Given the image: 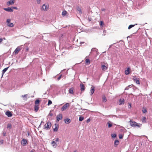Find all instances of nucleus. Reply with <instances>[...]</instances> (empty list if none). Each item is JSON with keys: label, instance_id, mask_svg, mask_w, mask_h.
I'll return each instance as SVG.
<instances>
[{"label": "nucleus", "instance_id": "1", "mask_svg": "<svg viewBox=\"0 0 152 152\" xmlns=\"http://www.w3.org/2000/svg\"><path fill=\"white\" fill-rule=\"evenodd\" d=\"M129 122L130 123V125L132 127H137L140 128L141 126L142 125V124H139L136 122L133 121L132 120H130Z\"/></svg>", "mask_w": 152, "mask_h": 152}, {"label": "nucleus", "instance_id": "10", "mask_svg": "<svg viewBox=\"0 0 152 152\" xmlns=\"http://www.w3.org/2000/svg\"><path fill=\"white\" fill-rule=\"evenodd\" d=\"M62 115L61 114H59L58 115L56 116L57 121H59L60 120L62 119Z\"/></svg>", "mask_w": 152, "mask_h": 152}, {"label": "nucleus", "instance_id": "8", "mask_svg": "<svg viewBox=\"0 0 152 152\" xmlns=\"http://www.w3.org/2000/svg\"><path fill=\"white\" fill-rule=\"evenodd\" d=\"M21 144L24 146L28 144L27 140L25 139H23L21 142Z\"/></svg>", "mask_w": 152, "mask_h": 152}, {"label": "nucleus", "instance_id": "39", "mask_svg": "<svg viewBox=\"0 0 152 152\" xmlns=\"http://www.w3.org/2000/svg\"><path fill=\"white\" fill-rule=\"evenodd\" d=\"M100 25L102 26L104 25V22L103 21H101L100 23Z\"/></svg>", "mask_w": 152, "mask_h": 152}, {"label": "nucleus", "instance_id": "42", "mask_svg": "<svg viewBox=\"0 0 152 152\" xmlns=\"http://www.w3.org/2000/svg\"><path fill=\"white\" fill-rule=\"evenodd\" d=\"M142 111H143V113H145L147 112L146 109H145L144 110H143Z\"/></svg>", "mask_w": 152, "mask_h": 152}, {"label": "nucleus", "instance_id": "12", "mask_svg": "<svg viewBox=\"0 0 152 152\" xmlns=\"http://www.w3.org/2000/svg\"><path fill=\"white\" fill-rule=\"evenodd\" d=\"M14 2L15 0H10L9 1H8L7 2V4L8 5H12L14 4Z\"/></svg>", "mask_w": 152, "mask_h": 152}, {"label": "nucleus", "instance_id": "38", "mask_svg": "<svg viewBox=\"0 0 152 152\" xmlns=\"http://www.w3.org/2000/svg\"><path fill=\"white\" fill-rule=\"evenodd\" d=\"M111 136L112 137L115 138L116 137V135L115 134H113L111 135Z\"/></svg>", "mask_w": 152, "mask_h": 152}, {"label": "nucleus", "instance_id": "31", "mask_svg": "<svg viewBox=\"0 0 152 152\" xmlns=\"http://www.w3.org/2000/svg\"><path fill=\"white\" fill-rule=\"evenodd\" d=\"M146 118L145 117H143V118H142V122H144V123H145L146 122Z\"/></svg>", "mask_w": 152, "mask_h": 152}, {"label": "nucleus", "instance_id": "14", "mask_svg": "<svg viewBox=\"0 0 152 152\" xmlns=\"http://www.w3.org/2000/svg\"><path fill=\"white\" fill-rule=\"evenodd\" d=\"M4 10L8 12H13V10L9 7L7 8H4Z\"/></svg>", "mask_w": 152, "mask_h": 152}, {"label": "nucleus", "instance_id": "33", "mask_svg": "<svg viewBox=\"0 0 152 152\" xmlns=\"http://www.w3.org/2000/svg\"><path fill=\"white\" fill-rule=\"evenodd\" d=\"M84 118L83 117L80 116L79 118V121H82L83 120Z\"/></svg>", "mask_w": 152, "mask_h": 152}, {"label": "nucleus", "instance_id": "34", "mask_svg": "<svg viewBox=\"0 0 152 152\" xmlns=\"http://www.w3.org/2000/svg\"><path fill=\"white\" fill-rule=\"evenodd\" d=\"M12 127L11 125L10 124H8L7 125V128L9 129H11Z\"/></svg>", "mask_w": 152, "mask_h": 152}, {"label": "nucleus", "instance_id": "36", "mask_svg": "<svg viewBox=\"0 0 152 152\" xmlns=\"http://www.w3.org/2000/svg\"><path fill=\"white\" fill-rule=\"evenodd\" d=\"M123 135L122 134H119V137L120 139H122L123 138Z\"/></svg>", "mask_w": 152, "mask_h": 152}, {"label": "nucleus", "instance_id": "5", "mask_svg": "<svg viewBox=\"0 0 152 152\" xmlns=\"http://www.w3.org/2000/svg\"><path fill=\"white\" fill-rule=\"evenodd\" d=\"M133 80L134 82L139 85L140 84V82L139 81V78L136 77V76H134L133 77Z\"/></svg>", "mask_w": 152, "mask_h": 152}, {"label": "nucleus", "instance_id": "45", "mask_svg": "<svg viewBox=\"0 0 152 152\" xmlns=\"http://www.w3.org/2000/svg\"><path fill=\"white\" fill-rule=\"evenodd\" d=\"M90 121V120L89 119H88L87 120V122H89V121Z\"/></svg>", "mask_w": 152, "mask_h": 152}, {"label": "nucleus", "instance_id": "48", "mask_svg": "<svg viewBox=\"0 0 152 152\" xmlns=\"http://www.w3.org/2000/svg\"><path fill=\"white\" fill-rule=\"evenodd\" d=\"M4 136H6V133H4Z\"/></svg>", "mask_w": 152, "mask_h": 152}, {"label": "nucleus", "instance_id": "18", "mask_svg": "<svg viewBox=\"0 0 152 152\" xmlns=\"http://www.w3.org/2000/svg\"><path fill=\"white\" fill-rule=\"evenodd\" d=\"M102 69L103 71H105L107 69V66H106L104 65H102Z\"/></svg>", "mask_w": 152, "mask_h": 152}, {"label": "nucleus", "instance_id": "9", "mask_svg": "<svg viewBox=\"0 0 152 152\" xmlns=\"http://www.w3.org/2000/svg\"><path fill=\"white\" fill-rule=\"evenodd\" d=\"M21 50V48L19 47H18L14 51L13 53L15 55L17 54Z\"/></svg>", "mask_w": 152, "mask_h": 152}, {"label": "nucleus", "instance_id": "22", "mask_svg": "<svg viewBox=\"0 0 152 152\" xmlns=\"http://www.w3.org/2000/svg\"><path fill=\"white\" fill-rule=\"evenodd\" d=\"M120 105L124 104V100L123 99H120L119 100Z\"/></svg>", "mask_w": 152, "mask_h": 152}, {"label": "nucleus", "instance_id": "2", "mask_svg": "<svg viewBox=\"0 0 152 152\" xmlns=\"http://www.w3.org/2000/svg\"><path fill=\"white\" fill-rule=\"evenodd\" d=\"M58 138H57L55 140L54 139L51 142V144L53 147L56 148L57 147V145L56 142H58Z\"/></svg>", "mask_w": 152, "mask_h": 152}, {"label": "nucleus", "instance_id": "21", "mask_svg": "<svg viewBox=\"0 0 152 152\" xmlns=\"http://www.w3.org/2000/svg\"><path fill=\"white\" fill-rule=\"evenodd\" d=\"M74 88H70L69 90V93L70 94H73L74 93Z\"/></svg>", "mask_w": 152, "mask_h": 152}, {"label": "nucleus", "instance_id": "27", "mask_svg": "<svg viewBox=\"0 0 152 152\" xmlns=\"http://www.w3.org/2000/svg\"><path fill=\"white\" fill-rule=\"evenodd\" d=\"M102 101L103 102H106L107 101L106 98L104 95L102 97Z\"/></svg>", "mask_w": 152, "mask_h": 152}, {"label": "nucleus", "instance_id": "26", "mask_svg": "<svg viewBox=\"0 0 152 152\" xmlns=\"http://www.w3.org/2000/svg\"><path fill=\"white\" fill-rule=\"evenodd\" d=\"M77 10L79 12V13H80L81 14L82 13V12L80 8L78 7H77Z\"/></svg>", "mask_w": 152, "mask_h": 152}, {"label": "nucleus", "instance_id": "47", "mask_svg": "<svg viewBox=\"0 0 152 152\" xmlns=\"http://www.w3.org/2000/svg\"><path fill=\"white\" fill-rule=\"evenodd\" d=\"M102 11H104L105 10V9H102Z\"/></svg>", "mask_w": 152, "mask_h": 152}, {"label": "nucleus", "instance_id": "49", "mask_svg": "<svg viewBox=\"0 0 152 152\" xmlns=\"http://www.w3.org/2000/svg\"><path fill=\"white\" fill-rule=\"evenodd\" d=\"M50 116H52V114H50Z\"/></svg>", "mask_w": 152, "mask_h": 152}, {"label": "nucleus", "instance_id": "44", "mask_svg": "<svg viewBox=\"0 0 152 152\" xmlns=\"http://www.w3.org/2000/svg\"><path fill=\"white\" fill-rule=\"evenodd\" d=\"M22 96V97H25L26 98H27V95L26 94H25L24 95Z\"/></svg>", "mask_w": 152, "mask_h": 152}, {"label": "nucleus", "instance_id": "23", "mask_svg": "<svg viewBox=\"0 0 152 152\" xmlns=\"http://www.w3.org/2000/svg\"><path fill=\"white\" fill-rule=\"evenodd\" d=\"M107 124L108 125V127L109 128L111 127L113 125L112 124L110 121H108L107 122Z\"/></svg>", "mask_w": 152, "mask_h": 152}, {"label": "nucleus", "instance_id": "37", "mask_svg": "<svg viewBox=\"0 0 152 152\" xmlns=\"http://www.w3.org/2000/svg\"><path fill=\"white\" fill-rule=\"evenodd\" d=\"M6 39L5 38H4L3 39L2 38H0V44L2 42L3 40L4 39V40H5V39Z\"/></svg>", "mask_w": 152, "mask_h": 152}, {"label": "nucleus", "instance_id": "6", "mask_svg": "<svg viewBox=\"0 0 152 152\" xmlns=\"http://www.w3.org/2000/svg\"><path fill=\"white\" fill-rule=\"evenodd\" d=\"M69 103H66L63 105L61 109V110L63 111L66 110L67 108L69 106Z\"/></svg>", "mask_w": 152, "mask_h": 152}, {"label": "nucleus", "instance_id": "30", "mask_svg": "<svg viewBox=\"0 0 152 152\" xmlns=\"http://www.w3.org/2000/svg\"><path fill=\"white\" fill-rule=\"evenodd\" d=\"M67 13V12L66 11L64 10V11H63L62 12V15L64 16Z\"/></svg>", "mask_w": 152, "mask_h": 152}, {"label": "nucleus", "instance_id": "46", "mask_svg": "<svg viewBox=\"0 0 152 152\" xmlns=\"http://www.w3.org/2000/svg\"><path fill=\"white\" fill-rule=\"evenodd\" d=\"M13 8H14V9H16V10H17V7H13Z\"/></svg>", "mask_w": 152, "mask_h": 152}, {"label": "nucleus", "instance_id": "11", "mask_svg": "<svg viewBox=\"0 0 152 152\" xmlns=\"http://www.w3.org/2000/svg\"><path fill=\"white\" fill-rule=\"evenodd\" d=\"M95 87L93 86L92 85L91 87V90H90L91 95H92L94 93L95 91Z\"/></svg>", "mask_w": 152, "mask_h": 152}, {"label": "nucleus", "instance_id": "32", "mask_svg": "<svg viewBox=\"0 0 152 152\" xmlns=\"http://www.w3.org/2000/svg\"><path fill=\"white\" fill-rule=\"evenodd\" d=\"M135 25H130L128 27V29H130L132 27H133Z\"/></svg>", "mask_w": 152, "mask_h": 152}, {"label": "nucleus", "instance_id": "51", "mask_svg": "<svg viewBox=\"0 0 152 152\" xmlns=\"http://www.w3.org/2000/svg\"><path fill=\"white\" fill-rule=\"evenodd\" d=\"M27 50H28V48H27Z\"/></svg>", "mask_w": 152, "mask_h": 152}, {"label": "nucleus", "instance_id": "28", "mask_svg": "<svg viewBox=\"0 0 152 152\" xmlns=\"http://www.w3.org/2000/svg\"><path fill=\"white\" fill-rule=\"evenodd\" d=\"M125 74L126 75L129 74V69L128 68L125 71Z\"/></svg>", "mask_w": 152, "mask_h": 152}, {"label": "nucleus", "instance_id": "17", "mask_svg": "<svg viewBox=\"0 0 152 152\" xmlns=\"http://www.w3.org/2000/svg\"><path fill=\"white\" fill-rule=\"evenodd\" d=\"M64 122L67 124H69L71 122V120L68 118L64 119Z\"/></svg>", "mask_w": 152, "mask_h": 152}, {"label": "nucleus", "instance_id": "7", "mask_svg": "<svg viewBox=\"0 0 152 152\" xmlns=\"http://www.w3.org/2000/svg\"><path fill=\"white\" fill-rule=\"evenodd\" d=\"M49 6L48 5H46L44 4L42 6V7L41 9L42 10L47 11L48 9Z\"/></svg>", "mask_w": 152, "mask_h": 152}, {"label": "nucleus", "instance_id": "25", "mask_svg": "<svg viewBox=\"0 0 152 152\" xmlns=\"http://www.w3.org/2000/svg\"><path fill=\"white\" fill-rule=\"evenodd\" d=\"M9 68V67H7V68H4L2 71V76H3V74H4V73L7 71V70L8 68Z\"/></svg>", "mask_w": 152, "mask_h": 152}, {"label": "nucleus", "instance_id": "35", "mask_svg": "<svg viewBox=\"0 0 152 152\" xmlns=\"http://www.w3.org/2000/svg\"><path fill=\"white\" fill-rule=\"evenodd\" d=\"M52 104V101L51 100H49L48 105H49L51 104Z\"/></svg>", "mask_w": 152, "mask_h": 152}, {"label": "nucleus", "instance_id": "19", "mask_svg": "<svg viewBox=\"0 0 152 152\" xmlns=\"http://www.w3.org/2000/svg\"><path fill=\"white\" fill-rule=\"evenodd\" d=\"M39 106L35 105L34 107V110L35 112L38 111L39 109Z\"/></svg>", "mask_w": 152, "mask_h": 152}, {"label": "nucleus", "instance_id": "4", "mask_svg": "<svg viewBox=\"0 0 152 152\" xmlns=\"http://www.w3.org/2000/svg\"><path fill=\"white\" fill-rule=\"evenodd\" d=\"M11 20L10 19H7L6 22L7 24V25L8 26L12 27L14 26V24L13 23H10Z\"/></svg>", "mask_w": 152, "mask_h": 152}, {"label": "nucleus", "instance_id": "15", "mask_svg": "<svg viewBox=\"0 0 152 152\" xmlns=\"http://www.w3.org/2000/svg\"><path fill=\"white\" fill-rule=\"evenodd\" d=\"M58 125L56 124H55L54 127H53V130L56 132H57L58 131Z\"/></svg>", "mask_w": 152, "mask_h": 152}, {"label": "nucleus", "instance_id": "16", "mask_svg": "<svg viewBox=\"0 0 152 152\" xmlns=\"http://www.w3.org/2000/svg\"><path fill=\"white\" fill-rule=\"evenodd\" d=\"M80 90L81 91H83L85 90V87L83 84H80Z\"/></svg>", "mask_w": 152, "mask_h": 152}, {"label": "nucleus", "instance_id": "29", "mask_svg": "<svg viewBox=\"0 0 152 152\" xmlns=\"http://www.w3.org/2000/svg\"><path fill=\"white\" fill-rule=\"evenodd\" d=\"M86 63V64L88 65L90 63V61L89 59H86L85 60Z\"/></svg>", "mask_w": 152, "mask_h": 152}, {"label": "nucleus", "instance_id": "13", "mask_svg": "<svg viewBox=\"0 0 152 152\" xmlns=\"http://www.w3.org/2000/svg\"><path fill=\"white\" fill-rule=\"evenodd\" d=\"M5 114L8 117H11L12 116V114L9 111L6 112Z\"/></svg>", "mask_w": 152, "mask_h": 152}, {"label": "nucleus", "instance_id": "20", "mask_svg": "<svg viewBox=\"0 0 152 152\" xmlns=\"http://www.w3.org/2000/svg\"><path fill=\"white\" fill-rule=\"evenodd\" d=\"M40 101L39 99H37L35 102V104L36 105H39Z\"/></svg>", "mask_w": 152, "mask_h": 152}, {"label": "nucleus", "instance_id": "3", "mask_svg": "<svg viewBox=\"0 0 152 152\" xmlns=\"http://www.w3.org/2000/svg\"><path fill=\"white\" fill-rule=\"evenodd\" d=\"M51 126V123L50 122H48L44 125V128L46 129H49Z\"/></svg>", "mask_w": 152, "mask_h": 152}, {"label": "nucleus", "instance_id": "40", "mask_svg": "<svg viewBox=\"0 0 152 152\" xmlns=\"http://www.w3.org/2000/svg\"><path fill=\"white\" fill-rule=\"evenodd\" d=\"M41 0H37V2L38 4H39L40 3Z\"/></svg>", "mask_w": 152, "mask_h": 152}, {"label": "nucleus", "instance_id": "41", "mask_svg": "<svg viewBox=\"0 0 152 152\" xmlns=\"http://www.w3.org/2000/svg\"><path fill=\"white\" fill-rule=\"evenodd\" d=\"M4 142V141L3 140H1L0 141V144H3Z\"/></svg>", "mask_w": 152, "mask_h": 152}, {"label": "nucleus", "instance_id": "50", "mask_svg": "<svg viewBox=\"0 0 152 152\" xmlns=\"http://www.w3.org/2000/svg\"><path fill=\"white\" fill-rule=\"evenodd\" d=\"M129 106H130V107H131V104H130Z\"/></svg>", "mask_w": 152, "mask_h": 152}, {"label": "nucleus", "instance_id": "24", "mask_svg": "<svg viewBox=\"0 0 152 152\" xmlns=\"http://www.w3.org/2000/svg\"><path fill=\"white\" fill-rule=\"evenodd\" d=\"M119 144V142L118 140H115L114 142V145H115V146L116 147L117 145H118Z\"/></svg>", "mask_w": 152, "mask_h": 152}, {"label": "nucleus", "instance_id": "43", "mask_svg": "<svg viewBox=\"0 0 152 152\" xmlns=\"http://www.w3.org/2000/svg\"><path fill=\"white\" fill-rule=\"evenodd\" d=\"M61 76H62V75H60V76H59V77L58 78V79H57L58 80H59L60 79H61Z\"/></svg>", "mask_w": 152, "mask_h": 152}]
</instances>
